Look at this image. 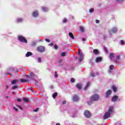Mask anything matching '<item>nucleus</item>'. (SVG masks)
<instances>
[{"mask_svg": "<svg viewBox=\"0 0 125 125\" xmlns=\"http://www.w3.org/2000/svg\"><path fill=\"white\" fill-rule=\"evenodd\" d=\"M39 110H40V108H37L36 109H34L33 112H38V111H39Z\"/></svg>", "mask_w": 125, "mask_h": 125, "instance_id": "e433bc0d", "label": "nucleus"}, {"mask_svg": "<svg viewBox=\"0 0 125 125\" xmlns=\"http://www.w3.org/2000/svg\"><path fill=\"white\" fill-rule=\"evenodd\" d=\"M83 53H82L81 54H80L79 61L81 62V61H83Z\"/></svg>", "mask_w": 125, "mask_h": 125, "instance_id": "dca6fc26", "label": "nucleus"}, {"mask_svg": "<svg viewBox=\"0 0 125 125\" xmlns=\"http://www.w3.org/2000/svg\"><path fill=\"white\" fill-rule=\"evenodd\" d=\"M55 49H57V48H58V46L57 45H55L54 47Z\"/></svg>", "mask_w": 125, "mask_h": 125, "instance_id": "3c124183", "label": "nucleus"}, {"mask_svg": "<svg viewBox=\"0 0 125 125\" xmlns=\"http://www.w3.org/2000/svg\"><path fill=\"white\" fill-rule=\"evenodd\" d=\"M114 112V107L113 106H109L107 112L104 113V120H106L108 119V118H110V116H111V114Z\"/></svg>", "mask_w": 125, "mask_h": 125, "instance_id": "f257e3e1", "label": "nucleus"}, {"mask_svg": "<svg viewBox=\"0 0 125 125\" xmlns=\"http://www.w3.org/2000/svg\"><path fill=\"white\" fill-rule=\"evenodd\" d=\"M13 94H15V92H13Z\"/></svg>", "mask_w": 125, "mask_h": 125, "instance_id": "680f3d73", "label": "nucleus"}, {"mask_svg": "<svg viewBox=\"0 0 125 125\" xmlns=\"http://www.w3.org/2000/svg\"><path fill=\"white\" fill-rule=\"evenodd\" d=\"M7 75H10V76H11V73H7Z\"/></svg>", "mask_w": 125, "mask_h": 125, "instance_id": "bf43d9fd", "label": "nucleus"}, {"mask_svg": "<svg viewBox=\"0 0 125 125\" xmlns=\"http://www.w3.org/2000/svg\"><path fill=\"white\" fill-rule=\"evenodd\" d=\"M66 103H67V102H66V101H63L62 102L63 105H65V104H66Z\"/></svg>", "mask_w": 125, "mask_h": 125, "instance_id": "a18cd8bd", "label": "nucleus"}, {"mask_svg": "<svg viewBox=\"0 0 125 125\" xmlns=\"http://www.w3.org/2000/svg\"><path fill=\"white\" fill-rule=\"evenodd\" d=\"M33 54L31 52H27V53L26 54V57H29V56H31Z\"/></svg>", "mask_w": 125, "mask_h": 125, "instance_id": "aec40b11", "label": "nucleus"}, {"mask_svg": "<svg viewBox=\"0 0 125 125\" xmlns=\"http://www.w3.org/2000/svg\"><path fill=\"white\" fill-rule=\"evenodd\" d=\"M94 11V9L93 8H91L90 10H89V12H90L91 13L93 12Z\"/></svg>", "mask_w": 125, "mask_h": 125, "instance_id": "f704fd0d", "label": "nucleus"}, {"mask_svg": "<svg viewBox=\"0 0 125 125\" xmlns=\"http://www.w3.org/2000/svg\"><path fill=\"white\" fill-rule=\"evenodd\" d=\"M38 62H42V59L41 58H38Z\"/></svg>", "mask_w": 125, "mask_h": 125, "instance_id": "a19ab883", "label": "nucleus"}, {"mask_svg": "<svg viewBox=\"0 0 125 125\" xmlns=\"http://www.w3.org/2000/svg\"><path fill=\"white\" fill-rule=\"evenodd\" d=\"M49 45H50V46H53V43H50Z\"/></svg>", "mask_w": 125, "mask_h": 125, "instance_id": "09e8293b", "label": "nucleus"}, {"mask_svg": "<svg viewBox=\"0 0 125 125\" xmlns=\"http://www.w3.org/2000/svg\"><path fill=\"white\" fill-rule=\"evenodd\" d=\"M90 100L91 101H97V100H99V95L97 94H94L90 97Z\"/></svg>", "mask_w": 125, "mask_h": 125, "instance_id": "7ed1b4c3", "label": "nucleus"}, {"mask_svg": "<svg viewBox=\"0 0 125 125\" xmlns=\"http://www.w3.org/2000/svg\"><path fill=\"white\" fill-rule=\"evenodd\" d=\"M93 53H94L95 55H97V54H99V51L96 49H95L93 51Z\"/></svg>", "mask_w": 125, "mask_h": 125, "instance_id": "4468645a", "label": "nucleus"}, {"mask_svg": "<svg viewBox=\"0 0 125 125\" xmlns=\"http://www.w3.org/2000/svg\"><path fill=\"white\" fill-rule=\"evenodd\" d=\"M112 88L114 92H117V91L118 90V88H116V86H112Z\"/></svg>", "mask_w": 125, "mask_h": 125, "instance_id": "6ab92c4d", "label": "nucleus"}, {"mask_svg": "<svg viewBox=\"0 0 125 125\" xmlns=\"http://www.w3.org/2000/svg\"><path fill=\"white\" fill-rule=\"evenodd\" d=\"M68 22V21H67V19H64L63 20V23H66Z\"/></svg>", "mask_w": 125, "mask_h": 125, "instance_id": "4c0bfd02", "label": "nucleus"}, {"mask_svg": "<svg viewBox=\"0 0 125 125\" xmlns=\"http://www.w3.org/2000/svg\"><path fill=\"white\" fill-rule=\"evenodd\" d=\"M18 82L19 81L17 79L14 80L11 82V84H15V83H18Z\"/></svg>", "mask_w": 125, "mask_h": 125, "instance_id": "f3484780", "label": "nucleus"}, {"mask_svg": "<svg viewBox=\"0 0 125 125\" xmlns=\"http://www.w3.org/2000/svg\"><path fill=\"white\" fill-rule=\"evenodd\" d=\"M14 109H15V111H16V112H17V111H18V109H17V108L14 107Z\"/></svg>", "mask_w": 125, "mask_h": 125, "instance_id": "6e6d98bb", "label": "nucleus"}, {"mask_svg": "<svg viewBox=\"0 0 125 125\" xmlns=\"http://www.w3.org/2000/svg\"><path fill=\"white\" fill-rule=\"evenodd\" d=\"M45 41L47 42H50V40L49 39H45Z\"/></svg>", "mask_w": 125, "mask_h": 125, "instance_id": "c03bdc74", "label": "nucleus"}, {"mask_svg": "<svg viewBox=\"0 0 125 125\" xmlns=\"http://www.w3.org/2000/svg\"><path fill=\"white\" fill-rule=\"evenodd\" d=\"M17 101H18L19 102H20L21 101V99H18L17 100Z\"/></svg>", "mask_w": 125, "mask_h": 125, "instance_id": "5fc2aeb1", "label": "nucleus"}, {"mask_svg": "<svg viewBox=\"0 0 125 125\" xmlns=\"http://www.w3.org/2000/svg\"><path fill=\"white\" fill-rule=\"evenodd\" d=\"M92 101H93L90 100V102H87V103L88 105H91V104H92Z\"/></svg>", "mask_w": 125, "mask_h": 125, "instance_id": "473e14b6", "label": "nucleus"}, {"mask_svg": "<svg viewBox=\"0 0 125 125\" xmlns=\"http://www.w3.org/2000/svg\"><path fill=\"white\" fill-rule=\"evenodd\" d=\"M18 107L20 109V110H23L21 105H18Z\"/></svg>", "mask_w": 125, "mask_h": 125, "instance_id": "79ce46f5", "label": "nucleus"}, {"mask_svg": "<svg viewBox=\"0 0 125 125\" xmlns=\"http://www.w3.org/2000/svg\"><path fill=\"white\" fill-rule=\"evenodd\" d=\"M117 100H119V101H121V99H119V96L117 95L114 96L112 99V102H116Z\"/></svg>", "mask_w": 125, "mask_h": 125, "instance_id": "0eeeda50", "label": "nucleus"}, {"mask_svg": "<svg viewBox=\"0 0 125 125\" xmlns=\"http://www.w3.org/2000/svg\"><path fill=\"white\" fill-rule=\"evenodd\" d=\"M110 35H112V32H109Z\"/></svg>", "mask_w": 125, "mask_h": 125, "instance_id": "052dcab7", "label": "nucleus"}, {"mask_svg": "<svg viewBox=\"0 0 125 125\" xmlns=\"http://www.w3.org/2000/svg\"><path fill=\"white\" fill-rule=\"evenodd\" d=\"M100 22V21L98 20H96V23H97V24L99 23Z\"/></svg>", "mask_w": 125, "mask_h": 125, "instance_id": "37998d69", "label": "nucleus"}, {"mask_svg": "<svg viewBox=\"0 0 125 125\" xmlns=\"http://www.w3.org/2000/svg\"><path fill=\"white\" fill-rule=\"evenodd\" d=\"M32 15L34 17H37L39 16V13H38V11H34L32 13Z\"/></svg>", "mask_w": 125, "mask_h": 125, "instance_id": "9d476101", "label": "nucleus"}, {"mask_svg": "<svg viewBox=\"0 0 125 125\" xmlns=\"http://www.w3.org/2000/svg\"><path fill=\"white\" fill-rule=\"evenodd\" d=\"M73 101H79V97L75 96L73 97Z\"/></svg>", "mask_w": 125, "mask_h": 125, "instance_id": "393cba45", "label": "nucleus"}, {"mask_svg": "<svg viewBox=\"0 0 125 125\" xmlns=\"http://www.w3.org/2000/svg\"><path fill=\"white\" fill-rule=\"evenodd\" d=\"M102 61V58L99 57H97L96 59V62L98 63V62H101Z\"/></svg>", "mask_w": 125, "mask_h": 125, "instance_id": "9b49d317", "label": "nucleus"}, {"mask_svg": "<svg viewBox=\"0 0 125 125\" xmlns=\"http://www.w3.org/2000/svg\"><path fill=\"white\" fill-rule=\"evenodd\" d=\"M118 32V29H117L116 27H113L111 29V32L113 33V34H115V33H117Z\"/></svg>", "mask_w": 125, "mask_h": 125, "instance_id": "ddd939ff", "label": "nucleus"}, {"mask_svg": "<svg viewBox=\"0 0 125 125\" xmlns=\"http://www.w3.org/2000/svg\"><path fill=\"white\" fill-rule=\"evenodd\" d=\"M30 75L31 78H32V80H35V77L37 78V75H35V74L33 72L30 73Z\"/></svg>", "mask_w": 125, "mask_h": 125, "instance_id": "1a4fd4ad", "label": "nucleus"}, {"mask_svg": "<svg viewBox=\"0 0 125 125\" xmlns=\"http://www.w3.org/2000/svg\"><path fill=\"white\" fill-rule=\"evenodd\" d=\"M104 51L106 53H108V49H107V47H104Z\"/></svg>", "mask_w": 125, "mask_h": 125, "instance_id": "7c9ffc66", "label": "nucleus"}, {"mask_svg": "<svg viewBox=\"0 0 125 125\" xmlns=\"http://www.w3.org/2000/svg\"><path fill=\"white\" fill-rule=\"evenodd\" d=\"M117 2H122L125 1V0H116Z\"/></svg>", "mask_w": 125, "mask_h": 125, "instance_id": "c9c22d12", "label": "nucleus"}, {"mask_svg": "<svg viewBox=\"0 0 125 125\" xmlns=\"http://www.w3.org/2000/svg\"><path fill=\"white\" fill-rule=\"evenodd\" d=\"M61 56H62V57H64V56H66V53L64 52H62L61 53Z\"/></svg>", "mask_w": 125, "mask_h": 125, "instance_id": "a878e982", "label": "nucleus"}, {"mask_svg": "<svg viewBox=\"0 0 125 125\" xmlns=\"http://www.w3.org/2000/svg\"><path fill=\"white\" fill-rule=\"evenodd\" d=\"M103 38L104 40H105V39L106 38V35H103Z\"/></svg>", "mask_w": 125, "mask_h": 125, "instance_id": "8fccbe9b", "label": "nucleus"}, {"mask_svg": "<svg viewBox=\"0 0 125 125\" xmlns=\"http://www.w3.org/2000/svg\"><path fill=\"white\" fill-rule=\"evenodd\" d=\"M55 78H58V74H57V72H55Z\"/></svg>", "mask_w": 125, "mask_h": 125, "instance_id": "72a5a7b5", "label": "nucleus"}, {"mask_svg": "<svg viewBox=\"0 0 125 125\" xmlns=\"http://www.w3.org/2000/svg\"><path fill=\"white\" fill-rule=\"evenodd\" d=\"M70 81L71 83H75V79L74 78H71Z\"/></svg>", "mask_w": 125, "mask_h": 125, "instance_id": "58836bf2", "label": "nucleus"}, {"mask_svg": "<svg viewBox=\"0 0 125 125\" xmlns=\"http://www.w3.org/2000/svg\"><path fill=\"white\" fill-rule=\"evenodd\" d=\"M37 44V43L36 42L33 41L32 43H31V46H35V45Z\"/></svg>", "mask_w": 125, "mask_h": 125, "instance_id": "c85d7f7f", "label": "nucleus"}, {"mask_svg": "<svg viewBox=\"0 0 125 125\" xmlns=\"http://www.w3.org/2000/svg\"><path fill=\"white\" fill-rule=\"evenodd\" d=\"M23 21V19L22 18H18L17 20V23H19V22H22Z\"/></svg>", "mask_w": 125, "mask_h": 125, "instance_id": "4be33fe9", "label": "nucleus"}, {"mask_svg": "<svg viewBox=\"0 0 125 125\" xmlns=\"http://www.w3.org/2000/svg\"><path fill=\"white\" fill-rule=\"evenodd\" d=\"M26 78H27V79H30V78H31V77L29 75H25Z\"/></svg>", "mask_w": 125, "mask_h": 125, "instance_id": "49530a36", "label": "nucleus"}, {"mask_svg": "<svg viewBox=\"0 0 125 125\" xmlns=\"http://www.w3.org/2000/svg\"><path fill=\"white\" fill-rule=\"evenodd\" d=\"M69 37H70V38H71V39H72V40H74V35H73V33L71 32H70L69 33Z\"/></svg>", "mask_w": 125, "mask_h": 125, "instance_id": "412c9836", "label": "nucleus"}, {"mask_svg": "<svg viewBox=\"0 0 125 125\" xmlns=\"http://www.w3.org/2000/svg\"><path fill=\"white\" fill-rule=\"evenodd\" d=\"M121 44H125V41L121 40Z\"/></svg>", "mask_w": 125, "mask_h": 125, "instance_id": "ea45409f", "label": "nucleus"}, {"mask_svg": "<svg viewBox=\"0 0 125 125\" xmlns=\"http://www.w3.org/2000/svg\"><path fill=\"white\" fill-rule=\"evenodd\" d=\"M37 50L38 51H39V52H44V51L45 50V48L43 46H40L37 48Z\"/></svg>", "mask_w": 125, "mask_h": 125, "instance_id": "39448f33", "label": "nucleus"}, {"mask_svg": "<svg viewBox=\"0 0 125 125\" xmlns=\"http://www.w3.org/2000/svg\"><path fill=\"white\" fill-rule=\"evenodd\" d=\"M110 94H112V91L111 90H108V91L106 92L105 97L108 98Z\"/></svg>", "mask_w": 125, "mask_h": 125, "instance_id": "6e6552de", "label": "nucleus"}, {"mask_svg": "<svg viewBox=\"0 0 125 125\" xmlns=\"http://www.w3.org/2000/svg\"><path fill=\"white\" fill-rule=\"evenodd\" d=\"M8 97H9L8 96H6V98L7 99V98H8Z\"/></svg>", "mask_w": 125, "mask_h": 125, "instance_id": "e2e57ef3", "label": "nucleus"}, {"mask_svg": "<svg viewBox=\"0 0 125 125\" xmlns=\"http://www.w3.org/2000/svg\"><path fill=\"white\" fill-rule=\"evenodd\" d=\"M21 83H26V82H28V80H23V79H21Z\"/></svg>", "mask_w": 125, "mask_h": 125, "instance_id": "c756f323", "label": "nucleus"}, {"mask_svg": "<svg viewBox=\"0 0 125 125\" xmlns=\"http://www.w3.org/2000/svg\"><path fill=\"white\" fill-rule=\"evenodd\" d=\"M42 9L43 11H44V12L48 11V9H47V8L45 7H42Z\"/></svg>", "mask_w": 125, "mask_h": 125, "instance_id": "b1692460", "label": "nucleus"}, {"mask_svg": "<svg viewBox=\"0 0 125 125\" xmlns=\"http://www.w3.org/2000/svg\"><path fill=\"white\" fill-rule=\"evenodd\" d=\"M80 31L82 33H83V32H84V28L83 26H80Z\"/></svg>", "mask_w": 125, "mask_h": 125, "instance_id": "cd10ccee", "label": "nucleus"}, {"mask_svg": "<svg viewBox=\"0 0 125 125\" xmlns=\"http://www.w3.org/2000/svg\"><path fill=\"white\" fill-rule=\"evenodd\" d=\"M82 86L83 85L81 83H77L76 85V87L77 88H78V89H82Z\"/></svg>", "mask_w": 125, "mask_h": 125, "instance_id": "f8f14e48", "label": "nucleus"}, {"mask_svg": "<svg viewBox=\"0 0 125 125\" xmlns=\"http://www.w3.org/2000/svg\"><path fill=\"white\" fill-rule=\"evenodd\" d=\"M83 42H84L85 41V39H83Z\"/></svg>", "mask_w": 125, "mask_h": 125, "instance_id": "13d9d810", "label": "nucleus"}, {"mask_svg": "<svg viewBox=\"0 0 125 125\" xmlns=\"http://www.w3.org/2000/svg\"><path fill=\"white\" fill-rule=\"evenodd\" d=\"M84 116L87 119H89L91 117V113L88 110H85L84 112Z\"/></svg>", "mask_w": 125, "mask_h": 125, "instance_id": "20e7f679", "label": "nucleus"}, {"mask_svg": "<svg viewBox=\"0 0 125 125\" xmlns=\"http://www.w3.org/2000/svg\"><path fill=\"white\" fill-rule=\"evenodd\" d=\"M90 77H94V74L91 73Z\"/></svg>", "mask_w": 125, "mask_h": 125, "instance_id": "de8ad7c7", "label": "nucleus"}, {"mask_svg": "<svg viewBox=\"0 0 125 125\" xmlns=\"http://www.w3.org/2000/svg\"><path fill=\"white\" fill-rule=\"evenodd\" d=\"M89 84H90V83L87 82L86 83V85H85V86L84 88V90H86V89H87V88L88 87V86H89Z\"/></svg>", "mask_w": 125, "mask_h": 125, "instance_id": "a211bd4d", "label": "nucleus"}, {"mask_svg": "<svg viewBox=\"0 0 125 125\" xmlns=\"http://www.w3.org/2000/svg\"><path fill=\"white\" fill-rule=\"evenodd\" d=\"M78 54H81V49H80L78 51Z\"/></svg>", "mask_w": 125, "mask_h": 125, "instance_id": "864d4df0", "label": "nucleus"}, {"mask_svg": "<svg viewBox=\"0 0 125 125\" xmlns=\"http://www.w3.org/2000/svg\"><path fill=\"white\" fill-rule=\"evenodd\" d=\"M114 66L113 65H111L109 66L110 70H114Z\"/></svg>", "mask_w": 125, "mask_h": 125, "instance_id": "2f4dec72", "label": "nucleus"}, {"mask_svg": "<svg viewBox=\"0 0 125 125\" xmlns=\"http://www.w3.org/2000/svg\"><path fill=\"white\" fill-rule=\"evenodd\" d=\"M19 86L18 85H14L12 87V89H15L16 88H19Z\"/></svg>", "mask_w": 125, "mask_h": 125, "instance_id": "bb28decb", "label": "nucleus"}, {"mask_svg": "<svg viewBox=\"0 0 125 125\" xmlns=\"http://www.w3.org/2000/svg\"><path fill=\"white\" fill-rule=\"evenodd\" d=\"M58 93L57 92H55L53 94V98H54V99H55V98H56V97L58 95Z\"/></svg>", "mask_w": 125, "mask_h": 125, "instance_id": "5701e85b", "label": "nucleus"}, {"mask_svg": "<svg viewBox=\"0 0 125 125\" xmlns=\"http://www.w3.org/2000/svg\"><path fill=\"white\" fill-rule=\"evenodd\" d=\"M18 38L19 41H20V42H23L24 43H27L28 42V41H27V39H26L25 37H23V36H19Z\"/></svg>", "mask_w": 125, "mask_h": 125, "instance_id": "f03ea898", "label": "nucleus"}, {"mask_svg": "<svg viewBox=\"0 0 125 125\" xmlns=\"http://www.w3.org/2000/svg\"><path fill=\"white\" fill-rule=\"evenodd\" d=\"M114 57H115V55L114 54V53H110L109 54V58L110 59V60H111V61H114V62H115V63H118V61L117 60H113V58H114Z\"/></svg>", "mask_w": 125, "mask_h": 125, "instance_id": "423d86ee", "label": "nucleus"}, {"mask_svg": "<svg viewBox=\"0 0 125 125\" xmlns=\"http://www.w3.org/2000/svg\"><path fill=\"white\" fill-rule=\"evenodd\" d=\"M117 60H119V59H120V56L118 55L117 56Z\"/></svg>", "mask_w": 125, "mask_h": 125, "instance_id": "603ef678", "label": "nucleus"}, {"mask_svg": "<svg viewBox=\"0 0 125 125\" xmlns=\"http://www.w3.org/2000/svg\"><path fill=\"white\" fill-rule=\"evenodd\" d=\"M23 100L24 101V102H26V103H29L30 102V99L28 98H23Z\"/></svg>", "mask_w": 125, "mask_h": 125, "instance_id": "2eb2a0df", "label": "nucleus"}, {"mask_svg": "<svg viewBox=\"0 0 125 125\" xmlns=\"http://www.w3.org/2000/svg\"><path fill=\"white\" fill-rule=\"evenodd\" d=\"M6 89H8V85H6Z\"/></svg>", "mask_w": 125, "mask_h": 125, "instance_id": "4d7b16f0", "label": "nucleus"}]
</instances>
